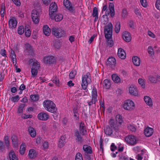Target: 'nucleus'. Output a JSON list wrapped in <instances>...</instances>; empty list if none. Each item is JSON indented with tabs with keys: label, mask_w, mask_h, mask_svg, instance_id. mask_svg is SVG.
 I'll list each match as a JSON object with an SVG mask.
<instances>
[{
	"label": "nucleus",
	"mask_w": 160,
	"mask_h": 160,
	"mask_svg": "<svg viewBox=\"0 0 160 160\" xmlns=\"http://www.w3.org/2000/svg\"><path fill=\"white\" fill-rule=\"evenodd\" d=\"M43 106L48 111L56 114L57 109L55 104L52 101L49 100H45L43 102Z\"/></svg>",
	"instance_id": "1"
},
{
	"label": "nucleus",
	"mask_w": 160,
	"mask_h": 160,
	"mask_svg": "<svg viewBox=\"0 0 160 160\" xmlns=\"http://www.w3.org/2000/svg\"><path fill=\"white\" fill-rule=\"evenodd\" d=\"M112 25L111 23H108L107 25L104 27V33L106 38L109 40L112 35Z\"/></svg>",
	"instance_id": "2"
},
{
	"label": "nucleus",
	"mask_w": 160,
	"mask_h": 160,
	"mask_svg": "<svg viewBox=\"0 0 160 160\" xmlns=\"http://www.w3.org/2000/svg\"><path fill=\"white\" fill-rule=\"evenodd\" d=\"M109 11H108L107 9V5H105L103 6L102 11H106L105 15L107 16L110 13H111V16L112 17H113L115 15V12L114 11V4L112 3H110L109 4Z\"/></svg>",
	"instance_id": "3"
},
{
	"label": "nucleus",
	"mask_w": 160,
	"mask_h": 160,
	"mask_svg": "<svg viewBox=\"0 0 160 160\" xmlns=\"http://www.w3.org/2000/svg\"><path fill=\"white\" fill-rule=\"evenodd\" d=\"M52 34L58 38L64 37L66 35L65 32L64 30L55 28H52Z\"/></svg>",
	"instance_id": "4"
},
{
	"label": "nucleus",
	"mask_w": 160,
	"mask_h": 160,
	"mask_svg": "<svg viewBox=\"0 0 160 160\" xmlns=\"http://www.w3.org/2000/svg\"><path fill=\"white\" fill-rule=\"evenodd\" d=\"M90 73H88L86 75H83L82 77L81 85L82 88L84 90L87 88L88 83L90 82Z\"/></svg>",
	"instance_id": "5"
},
{
	"label": "nucleus",
	"mask_w": 160,
	"mask_h": 160,
	"mask_svg": "<svg viewBox=\"0 0 160 160\" xmlns=\"http://www.w3.org/2000/svg\"><path fill=\"white\" fill-rule=\"evenodd\" d=\"M123 108L126 110L131 111L135 108L134 102L130 100H127L124 102L123 105Z\"/></svg>",
	"instance_id": "6"
},
{
	"label": "nucleus",
	"mask_w": 160,
	"mask_h": 160,
	"mask_svg": "<svg viewBox=\"0 0 160 160\" xmlns=\"http://www.w3.org/2000/svg\"><path fill=\"white\" fill-rule=\"evenodd\" d=\"M124 139L126 142L129 145H134L137 143L136 138L134 135H128Z\"/></svg>",
	"instance_id": "7"
},
{
	"label": "nucleus",
	"mask_w": 160,
	"mask_h": 160,
	"mask_svg": "<svg viewBox=\"0 0 160 160\" xmlns=\"http://www.w3.org/2000/svg\"><path fill=\"white\" fill-rule=\"evenodd\" d=\"M31 17L32 20L35 24L38 23L39 21V13L35 10H33L32 11Z\"/></svg>",
	"instance_id": "8"
},
{
	"label": "nucleus",
	"mask_w": 160,
	"mask_h": 160,
	"mask_svg": "<svg viewBox=\"0 0 160 160\" xmlns=\"http://www.w3.org/2000/svg\"><path fill=\"white\" fill-rule=\"evenodd\" d=\"M43 60L44 62L48 65L53 64L55 61L54 57L52 56H46L44 57Z\"/></svg>",
	"instance_id": "9"
},
{
	"label": "nucleus",
	"mask_w": 160,
	"mask_h": 160,
	"mask_svg": "<svg viewBox=\"0 0 160 160\" xmlns=\"http://www.w3.org/2000/svg\"><path fill=\"white\" fill-rule=\"evenodd\" d=\"M116 64V59L112 57L109 58L106 62L107 66L112 68H113L115 67Z\"/></svg>",
	"instance_id": "10"
},
{
	"label": "nucleus",
	"mask_w": 160,
	"mask_h": 160,
	"mask_svg": "<svg viewBox=\"0 0 160 160\" xmlns=\"http://www.w3.org/2000/svg\"><path fill=\"white\" fill-rule=\"evenodd\" d=\"M58 7L55 2H52L49 8V16L55 13L57 11Z\"/></svg>",
	"instance_id": "11"
},
{
	"label": "nucleus",
	"mask_w": 160,
	"mask_h": 160,
	"mask_svg": "<svg viewBox=\"0 0 160 160\" xmlns=\"http://www.w3.org/2000/svg\"><path fill=\"white\" fill-rule=\"evenodd\" d=\"M12 145L14 148H17L18 147V144L20 143V142L17 137L15 135H12L11 137Z\"/></svg>",
	"instance_id": "12"
},
{
	"label": "nucleus",
	"mask_w": 160,
	"mask_h": 160,
	"mask_svg": "<svg viewBox=\"0 0 160 160\" xmlns=\"http://www.w3.org/2000/svg\"><path fill=\"white\" fill-rule=\"evenodd\" d=\"M74 136L76 137L75 138L76 142L78 144H81L83 143V139L80 135L78 131L77 130L75 131Z\"/></svg>",
	"instance_id": "13"
},
{
	"label": "nucleus",
	"mask_w": 160,
	"mask_h": 160,
	"mask_svg": "<svg viewBox=\"0 0 160 160\" xmlns=\"http://www.w3.org/2000/svg\"><path fill=\"white\" fill-rule=\"evenodd\" d=\"M55 13L49 16L52 19H54L57 22H60L63 18V15L60 13L57 14L55 15Z\"/></svg>",
	"instance_id": "14"
},
{
	"label": "nucleus",
	"mask_w": 160,
	"mask_h": 160,
	"mask_svg": "<svg viewBox=\"0 0 160 160\" xmlns=\"http://www.w3.org/2000/svg\"><path fill=\"white\" fill-rule=\"evenodd\" d=\"M17 24V22L16 18L14 17H12L8 22L9 27L12 29L16 27Z\"/></svg>",
	"instance_id": "15"
},
{
	"label": "nucleus",
	"mask_w": 160,
	"mask_h": 160,
	"mask_svg": "<svg viewBox=\"0 0 160 160\" xmlns=\"http://www.w3.org/2000/svg\"><path fill=\"white\" fill-rule=\"evenodd\" d=\"M37 117L38 119L40 120L45 121L49 118V116L47 113L41 112L38 114Z\"/></svg>",
	"instance_id": "16"
},
{
	"label": "nucleus",
	"mask_w": 160,
	"mask_h": 160,
	"mask_svg": "<svg viewBox=\"0 0 160 160\" xmlns=\"http://www.w3.org/2000/svg\"><path fill=\"white\" fill-rule=\"evenodd\" d=\"M63 3L64 6L71 12H73L74 11L73 7L72 6L71 3L68 0H64Z\"/></svg>",
	"instance_id": "17"
},
{
	"label": "nucleus",
	"mask_w": 160,
	"mask_h": 160,
	"mask_svg": "<svg viewBox=\"0 0 160 160\" xmlns=\"http://www.w3.org/2000/svg\"><path fill=\"white\" fill-rule=\"evenodd\" d=\"M25 51L28 55L33 56L34 52L31 45L28 43H26L25 45Z\"/></svg>",
	"instance_id": "18"
},
{
	"label": "nucleus",
	"mask_w": 160,
	"mask_h": 160,
	"mask_svg": "<svg viewBox=\"0 0 160 160\" xmlns=\"http://www.w3.org/2000/svg\"><path fill=\"white\" fill-rule=\"evenodd\" d=\"M129 91L130 94L131 95L137 96L138 94L137 88L133 85L129 87Z\"/></svg>",
	"instance_id": "19"
},
{
	"label": "nucleus",
	"mask_w": 160,
	"mask_h": 160,
	"mask_svg": "<svg viewBox=\"0 0 160 160\" xmlns=\"http://www.w3.org/2000/svg\"><path fill=\"white\" fill-rule=\"evenodd\" d=\"M117 54L118 57L120 58L123 59H125L126 57V54L122 48H119L118 49Z\"/></svg>",
	"instance_id": "20"
},
{
	"label": "nucleus",
	"mask_w": 160,
	"mask_h": 160,
	"mask_svg": "<svg viewBox=\"0 0 160 160\" xmlns=\"http://www.w3.org/2000/svg\"><path fill=\"white\" fill-rule=\"evenodd\" d=\"M79 130L82 135H84L86 134L87 131L86 127L84 123L82 122H81L80 124Z\"/></svg>",
	"instance_id": "21"
},
{
	"label": "nucleus",
	"mask_w": 160,
	"mask_h": 160,
	"mask_svg": "<svg viewBox=\"0 0 160 160\" xmlns=\"http://www.w3.org/2000/svg\"><path fill=\"white\" fill-rule=\"evenodd\" d=\"M29 64L33 62L32 66V67H34V68L39 69L40 65L38 62L35 59H31L29 60Z\"/></svg>",
	"instance_id": "22"
},
{
	"label": "nucleus",
	"mask_w": 160,
	"mask_h": 160,
	"mask_svg": "<svg viewBox=\"0 0 160 160\" xmlns=\"http://www.w3.org/2000/svg\"><path fill=\"white\" fill-rule=\"evenodd\" d=\"M122 37L124 39L126 40H131L132 37L131 34L128 32L124 31L122 33Z\"/></svg>",
	"instance_id": "23"
},
{
	"label": "nucleus",
	"mask_w": 160,
	"mask_h": 160,
	"mask_svg": "<svg viewBox=\"0 0 160 160\" xmlns=\"http://www.w3.org/2000/svg\"><path fill=\"white\" fill-rule=\"evenodd\" d=\"M65 137L63 136H61L59 139L58 147L60 148H62L65 143Z\"/></svg>",
	"instance_id": "24"
},
{
	"label": "nucleus",
	"mask_w": 160,
	"mask_h": 160,
	"mask_svg": "<svg viewBox=\"0 0 160 160\" xmlns=\"http://www.w3.org/2000/svg\"><path fill=\"white\" fill-rule=\"evenodd\" d=\"M9 157L10 160H18V157L12 150L11 151L9 152Z\"/></svg>",
	"instance_id": "25"
},
{
	"label": "nucleus",
	"mask_w": 160,
	"mask_h": 160,
	"mask_svg": "<svg viewBox=\"0 0 160 160\" xmlns=\"http://www.w3.org/2000/svg\"><path fill=\"white\" fill-rule=\"evenodd\" d=\"M51 31L48 26L46 25L43 27V32L45 35L47 36H49L50 34Z\"/></svg>",
	"instance_id": "26"
},
{
	"label": "nucleus",
	"mask_w": 160,
	"mask_h": 160,
	"mask_svg": "<svg viewBox=\"0 0 160 160\" xmlns=\"http://www.w3.org/2000/svg\"><path fill=\"white\" fill-rule=\"evenodd\" d=\"M82 149L87 154H91L92 153V152L91 147L87 145H83Z\"/></svg>",
	"instance_id": "27"
},
{
	"label": "nucleus",
	"mask_w": 160,
	"mask_h": 160,
	"mask_svg": "<svg viewBox=\"0 0 160 160\" xmlns=\"http://www.w3.org/2000/svg\"><path fill=\"white\" fill-rule=\"evenodd\" d=\"M133 62L136 66H139L140 65V59L137 56H134L132 58Z\"/></svg>",
	"instance_id": "28"
},
{
	"label": "nucleus",
	"mask_w": 160,
	"mask_h": 160,
	"mask_svg": "<svg viewBox=\"0 0 160 160\" xmlns=\"http://www.w3.org/2000/svg\"><path fill=\"white\" fill-rule=\"evenodd\" d=\"M28 130L31 137L32 138L35 137L36 135V132L34 129L32 127H29Z\"/></svg>",
	"instance_id": "29"
},
{
	"label": "nucleus",
	"mask_w": 160,
	"mask_h": 160,
	"mask_svg": "<svg viewBox=\"0 0 160 160\" xmlns=\"http://www.w3.org/2000/svg\"><path fill=\"white\" fill-rule=\"evenodd\" d=\"M112 79L115 83H118L120 81V78L116 74H113L112 76Z\"/></svg>",
	"instance_id": "30"
},
{
	"label": "nucleus",
	"mask_w": 160,
	"mask_h": 160,
	"mask_svg": "<svg viewBox=\"0 0 160 160\" xmlns=\"http://www.w3.org/2000/svg\"><path fill=\"white\" fill-rule=\"evenodd\" d=\"M28 156L31 158H35L36 156V154L35 150L34 149L30 150L29 152Z\"/></svg>",
	"instance_id": "31"
},
{
	"label": "nucleus",
	"mask_w": 160,
	"mask_h": 160,
	"mask_svg": "<svg viewBox=\"0 0 160 160\" xmlns=\"http://www.w3.org/2000/svg\"><path fill=\"white\" fill-rule=\"evenodd\" d=\"M104 132L107 135L109 136L112 133V130L108 126L106 127V129H104Z\"/></svg>",
	"instance_id": "32"
},
{
	"label": "nucleus",
	"mask_w": 160,
	"mask_h": 160,
	"mask_svg": "<svg viewBox=\"0 0 160 160\" xmlns=\"http://www.w3.org/2000/svg\"><path fill=\"white\" fill-rule=\"evenodd\" d=\"M104 86L107 89L109 88L111 85L110 81L108 79H106L104 81Z\"/></svg>",
	"instance_id": "33"
},
{
	"label": "nucleus",
	"mask_w": 160,
	"mask_h": 160,
	"mask_svg": "<svg viewBox=\"0 0 160 160\" xmlns=\"http://www.w3.org/2000/svg\"><path fill=\"white\" fill-rule=\"evenodd\" d=\"M53 46L54 47L58 49H60L61 47V44L60 41H54L53 42Z\"/></svg>",
	"instance_id": "34"
},
{
	"label": "nucleus",
	"mask_w": 160,
	"mask_h": 160,
	"mask_svg": "<svg viewBox=\"0 0 160 160\" xmlns=\"http://www.w3.org/2000/svg\"><path fill=\"white\" fill-rule=\"evenodd\" d=\"M5 12V5L2 3L1 6V10L0 11V15L2 18H3Z\"/></svg>",
	"instance_id": "35"
},
{
	"label": "nucleus",
	"mask_w": 160,
	"mask_h": 160,
	"mask_svg": "<svg viewBox=\"0 0 160 160\" xmlns=\"http://www.w3.org/2000/svg\"><path fill=\"white\" fill-rule=\"evenodd\" d=\"M97 96V89L95 88H93L92 91V98L96 100Z\"/></svg>",
	"instance_id": "36"
},
{
	"label": "nucleus",
	"mask_w": 160,
	"mask_h": 160,
	"mask_svg": "<svg viewBox=\"0 0 160 160\" xmlns=\"http://www.w3.org/2000/svg\"><path fill=\"white\" fill-rule=\"evenodd\" d=\"M25 144V143H22L20 146L19 152L22 155L25 152L26 149Z\"/></svg>",
	"instance_id": "37"
},
{
	"label": "nucleus",
	"mask_w": 160,
	"mask_h": 160,
	"mask_svg": "<svg viewBox=\"0 0 160 160\" xmlns=\"http://www.w3.org/2000/svg\"><path fill=\"white\" fill-rule=\"evenodd\" d=\"M120 29V24L119 22H117L115 26V31L116 33H118Z\"/></svg>",
	"instance_id": "38"
},
{
	"label": "nucleus",
	"mask_w": 160,
	"mask_h": 160,
	"mask_svg": "<svg viewBox=\"0 0 160 160\" xmlns=\"http://www.w3.org/2000/svg\"><path fill=\"white\" fill-rule=\"evenodd\" d=\"M38 69L34 68V67H32L31 69V72L32 77H35L38 73Z\"/></svg>",
	"instance_id": "39"
},
{
	"label": "nucleus",
	"mask_w": 160,
	"mask_h": 160,
	"mask_svg": "<svg viewBox=\"0 0 160 160\" xmlns=\"http://www.w3.org/2000/svg\"><path fill=\"white\" fill-rule=\"evenodd\" d=\"M150 128L149 127H147L144 130V133L146 136L149 137L150 136Z\"/></svg>",
	"instance_id": "40"
},
{
	"label": "nucleus",
	"mask_w": 160,
	"mask_h": 160,
	"mask_svg": "<svg viewBox=\"0 0 160 160\" xmlns=\"http://www.w3.org/2000/svg\"><path fill=\"white\" fill-rule=\"evenodd\" d=\"M109 124L112 128L115 129H116V127L117 125L113 119H110L109 121Z\"/></svg>",
	"instance_id": "41"
},
{
	"label": "nucleus",
	"mask_w": 160,
	"mask_h": 160,
	"mask_svg": "<svg viewBox=\"0 0 160 160\" xmlns=\"http://www.w3.org/2000/svg\"><path fill=\"white\" fill-rule=\"evenodd\" d=\"M116 122L120 124H121L123 122L122 117L120 115H117L116 117Z\"/></svg>",
	"instance_id": "42"
},
{
	"label": "nucleus",
	"mask_w": 160,
	"mask_h": 160,
	"mask_svg": "<svg viewBox=\"0 0 160 160\" xmlns=\"http://www.w3.org/2000/svg\"><path fill=\"white\" fill-rule=\"evenodd\" d=\"M25 106V104H21L18 108V113H22V112L23 109Z\"/></svg>",
	"instance_id": "43"
},
{
	"label": "nucleus",
	"mask_w": 160,
	"mask_h": 160,
	"mask_svg": "<svg viewBox=\"0 0 160 160\" xmlns=\"http://www.w3.org/2000/svg\"><path fill=\"white\" fill-rule=\"evenodd\" d=\"M9 138L8 136H5L4 138V143H5L6 146L8 148L10 146V143L8 140Z\"/></svg>",
	"instance_id": "44"
},
{
	"label": "nucleus",
	"mask_w": 160,
	"mask_h": 160,
	"mask_svg": "<svg viewBox=\"0 0 160 160\" xmlns=\"http://www.w3.org/2000/svg\"><path fill=\"white\" fill-rule=\"evenodd\" d=\"M30 98L33 101H38L39 99L38 95L36 94H32L30 95Z\"/></svg>",
	"instance_id": "45"
},
{
	"label": "nucleus",
	"mask_w": 160,
	"mask_h": 160,
	"mask_svg": "<svg viewBox=\"0 0 160 160\" xmlns=\"http://www.w3.org/2000/svg\"><path fill=\"white\" fill-rule=\"evenodd\" d=\"M18 33L20 35H22L24 32L23 26H21L18 27Z\"/></svg>",
	"instance_id": "46"
},
{
	"label": "nucleus",
	"mask_w": 160,
	"mask_h": 160,
	"mask_svg": "<svg viewBox=\"0 0 160 160\" xmlns=\"http://www.w3.org/2000/svg\"><path fill=\"white\" fill-rule=\"evenodd\" d=\"M53 83H54L57 86H59L60 85L59 79L55 76L52 80Z\"/></svg>",
	"instance_id": "47"
},
{
	"label": "nucleus",
	"mask_w": 160,
	"mask_h": 160,
	"mask_svg": "<svg viewBox=\"0 0 160 160\" xmlns=\"http://www.w3.org/2000/svg\"><path fill=\"white\" fill-rule=\"evenodd\" d=\"M144 99L146 103L150 106V97L148 96H145L144 97Z\"/></svg>",
	"instance_id": "48"
},
{
	"label": "nucleus",
	"mask_w": 160,
	"mask_h": 160,
	"mask_svg": "<svg viewBox=\"0 0 160 160\" xmlns=\"http://www.w3.org/2000/svg\"><path fill=\"white\" fill-rule=\"evenodd\" d=\"M98 10L96 7H94L93 8V13L92 14V15L93 17L95 16H98Z\"/></svg>",
	"instance_id": "49"
},
{
	"label": "nucleus",
	"mask_w": 160,
	"mask_h": 160,
	"mask_svg": "<svg viewBox=\"0 0 160 160\" xmlns=\"http://www.w3.org/2000/svg\"><path fill=\"white\" fill-rule=\"evenodd\" d=\"M76 71H72L69 74V77L70 79H73L76 74Z\"/></svg>",
	"instance_id": "50"
},
{
	"label": "nucleus",
	"mask_w": 160,
	"mask_h": 160,
	"mask_svg": "<svg viewBox=\"0 0 160 160\" xmlns=\"http://www.w3.org/2000/svg\"><path fill=\"white\" fill-rule=\"evenodd\" d=\"M127 11L124 8L122 9V17L123 18H125L127 16Z\"/></svg>",
	"instance_id": "51"
},
{
	"label": "nucleus",
	"mask_w": 160,
	"mask_h": 160,
	"mask_svg": "<svg viewBox=\"0 0 160 160\" xmlns=\"http://www.w3.org/2000/svg\"><path fill=\"white\" fill-rule=\"evenodd\" d=\"M11 99L13 102H17L19 99V96L16 95L11 98Z\"/></svg>",
	"instance_id": "52"
},
{
	"label": "nucleus",
	"mask_w": 160,
	"mask_h": 160,
	"mask_svg": "<svg viewBox=\"0 0 160 160\" xmlns=\"http://www.w3.org/2000/svg\"><path fill=\"white\" fill-rule=\"evenodd\" d=\"M138 82L142 88L144 87V82L143 79L142 78L139 79L138 80Z\"/></svg>",
	"instance_id": "53"
},
{
	"label": "nucleus",
	"mask_w": 160,
	"mask_h": 160,
	"mask_svg": "<svg viewBox=\"0 0 160 160\" xmlns=\"http://www.w3.org/2000/svg\"><path fill=\"white\" fill-rule=\"evenodd\" d=\"M10 56L11 57V59L13 58L14 59V61L16 59V55L14 53L13 50L11 49L10 52Z\"/></svg>",
	"instance_id": "54"
},
{
	"label": "nucleus",
	"mask_w": 160,
	"mask_h": 160,
	"mask_svg": "<svg viewBox=\"0 0 160 160\" xmlns=\"http://www.w3.org/2000/svg\"><path fill=\"white\" fill-rule=\"evenodd\" d=\"M80 159H81V160H83L82 155L80 152H78L76 155L75 160H77L78 159L80 160Z\"/></svg>",
	"instance_id": "55"
},
{
	"label": "nucleus",
	"mask_w": 160,
	"mask_h": 160,
	"mask_svg": "<svg viewBox=\"0 0 160 160\" xmlns=\"http://www.w3.org/2000/svg\"><path fill=\"white\" fill-rule=\"evenodd\" d=\"M141 5L144 7L147 6V3L146 0H140Z\"/></svg>",
	"instance_id": "56"
},
{
	"label": "nucleus",
	"mask_w": 160,
	"mask_h": 160,
	"mask_svg": "<svg viewBox=\"0 0 160 160\" xmlns=\"http://www.w3.org/2000/svg\"><path fill=\"white\" fill-rule=\"evenodd\" d=\"M113 41H107V45L109 47H112L113 45Z\"/></svg>",
	"instance_id": "57"
},
{
	"label": "nucleus",
	"mask_w": 160,
	"mask_h": 160,
	"mask_svg": "<svg viewBox=\"0 0 160 160\" xmlns=\"http://www.w3.org/2000/svg\"><path fill=\"white\" fill-rule=\"evenodd\" d=\"M155 6L157 9L160 10V0H157L156 1Z\"/></svg>",
	"instance_id": "58"
},
{
	"label": "nucleus",
	"mask_w": 160,
	"mask_h": 160,
	"mask_svg": "<svg viewBox=\"0 0 160 160\" xmlns=\"http://www.w3.org/2000/svg\"><path fill=\"white\" fill-rule=\"evenodd\" d=\"M14 3L17 6H20L21 5V2L19 0H12Z\"/></svg>",
	"instance_id": "59"
},
{
	"label": "nucleus",
	"mask_w": 160,
	"mask_h": 160,
	"mask_svg": "<svg viewBox=\"0 0 160 160\" xmlns=\"http://www.w3.org/2000/svg\"><path fill=\"white\" fill-rule=\"evenodd\" d=\"M43 4L45 6H48L51 2V0H42Z\"/></svg>",
	"instance_id": "60"
},
{
	"label": "nucleus",
	"mask_w": 160,
	"mask_h": 160,
	"mask_svg": "<svg viewBox=\"0 0 160 160\" xmlns=\"http://www.w3.org/2000/svg\"><path fill=\"white\" fill-rule=\"evenodd\" d=\"M154 53V52L153 49L151 47V58H152L153 59H154V58H155Z\"/></svg>",
	"instance_id": "61"
},
{
	"label": "nucleus",
	"mask_w": 160,
	"mask_h": 160,
	"mask_svg": "<svg viewBox=\"0 0 160 160\" xmlns=\"http://www.w3.org/2000/svg\"><path fill=\"white\" fill-rule=\"evenodd\" d=\"M31 34V32L30 30L25 31V35L26 37H29L30 36Z\"/></svg>",
	"instance_id": "62"
},
{
	"label": "nucleus",
	"mask_w": 160,
	"mask_h": 160,
	"mask_svg": "<svg viewBox=\"0 0 160 160\" xmlns=\"http://www.w3.org/2000/svg\"><path fill=\"white\" fill-rule=\"evenodd\" d=\"M0 54L3 56H6V51L5 49H2L0 52Z\"/></svg>",
	"instance_id": "63"
},
{
	"label": "nucleus",
	"mask_w": 160,
	"mask_h": 160,
	"mask_svg": "<svg viewBox=\"0 0 160 160\" xmlns=\"http://www.w3.org/2000/svg\"><path fill=\"white\" fill-rule=\"evenodd\" d=\"M129 129L132 132H134L136 131V128L132 125H130L129 127Z\"/></svg>",
	"instance_id": "64"
}]
</instances>
